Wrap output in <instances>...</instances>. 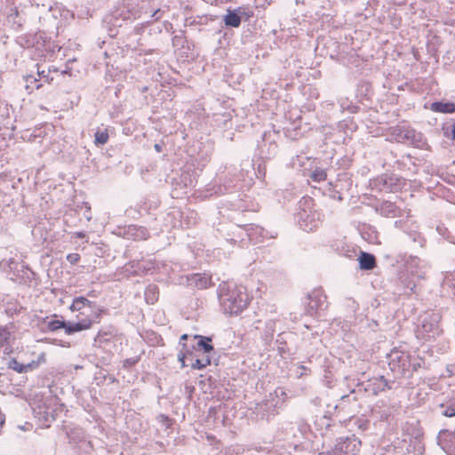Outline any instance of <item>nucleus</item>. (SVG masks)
Here are the masks:
<instances>
[{
    "mask_svg": "<svg viewBox=\"0 0 455 455\" xmlns=\"http://www.w3.org/2000/svg\"><path fill=\"white\" fill-rule=\"evenodd\" d=\"M69 310L76 315L75 322L68 326V335L91 329L93 324L100 322L104 313L103 308L83 296L76 297L72 300Z\"/></svg>",
    "mask_w": 455,
    "mask_h": 455,
    "instance_id": "f257e3e1",
    "label": "nucleus"
},
{
    "mask_svg": "<svg viewBox=\"0 0 455 455\" xmlns=\"http://www.w3.org/2000/svg\"><path fill=\"white\" fill-rule=\"evenodd\" d=\"M361 442L355 438L340 439L334 446L340 455H357Z\"/></svg>",
    "mask_w": 455,
    "mask_h": 455,
    "instance_id": "f03ea898",
    "label": "nucleus"
},
{
    "mask_svg": "<svg viewBox=\"0 0 455 455\" xmlns=\"http://www.w3.org/2000/svg\"><path fill=\"white\" fill-rule=\"evenodd\" d=\"M188 285L199 290L207 289L212 284V278L206 274H192L187 278Z\"/></svg>",
    "mask_w": 455,
    "mask_h": 455,
    "instance_id": "7ed1b4c3",
    "label": "nucleus"
},
{
    "mask_svg": "<svg viewBox=\"0 0 455 455\" xmlns=\"http://www.w3.org/2000/svg\"><path fill=\"white\" fill-rule=\"evenodd\" d=\"M361 269L371 270L376 267L375 257L368 252H361L358 258Z\"/></svg>",
    "mask_w": 455,
    "mask_h": 455,
    "instance_id": "20e7f679",
    "label": "nucleus"
},
{
    "mask_svg": "<svg viewBox=\"0 0 455 455\" xmlns=\"http://www.w3.org/2000/svg\"><path fill=\"white\" fill-rule=\"evenodd\" d=\"M431 110L438 113L452 114L455 112L454 102H434L431 104Z\"/></svg>",
    "mask_w": 455,
    "mask_h": 455,
    "instance_id": "39448f33",
    "label": "nucleus"
},
{
    "mask_svg": "<svg viewBox=\"0 0 455 455\" xmlns=\"http://www.w3.org/2000/svg\"><path fill=\"white\" fill-rule=\"evenodd\" d=\"M225 24L232 28H238L241 24V18L238 12H228L224 18Z\"/></svg>",
    "mask_w": 455,
    "mask_h": 455,
    "instance_id": "423d86ee",
    "label": "nucleus"
},
{
    "mask_svg": "<svg viewBox=\"0 0 455 455\" xmlns=\"http://www.w3.org/2000/svg\"><path fill=\"white\" fill-rule=\"evenodd\" d=\"M247 307V302L245 299H239V300L235 299L231 302L230 306L228 307L230 314H238L243 309Z\"/></svg>",
    "mask_w": 455,
    "mask_h": 455,
    "instance_id": "0eeeda50",
    "label": "nucleus"
},
{
    "mask_svg": "<svg viewBox=\"0 0 455 455\" xmlns=\"http://www.w3.org/2000/svg\"><path fill=\"white\" fill-rule=\"evenodd\" d=\"M70 323H66L60 320H51L47 323V329L51 331H55L60 329H64L65 333L67 334L68 326Z\"/></svg>",
    "mask_w": 455,
    "mask_h": 455,
    "instance_id": "6e6552de",
    "label": "nucleus"
},
{
    "mask_svg": "<svg viewBox=\"0 0 455 455\" xmlns=\"http://www.w3.org/2000/svg\"><path fill=\"white\" fill-rule=\"evenodd\" d=\"M109 135L108 129L98 130L94 135V143L96 145H104L108 141Z\"/></svg>",
    "mask_w": 455,
    "mask_h": 455,
    "instance_id": "1a4fd4ad",
    "label": "nucleus"
},
{
    "mask_svg": "<svg viewBox=\"0 0 455 455\" xmlns=\"http://www.w3.org/2000/svg\"><path fill=\"white\" fill-rule=\"evenodd\" d=\"M194 338L200 339L198 342V347H202L204 350V352L210 353L211 351L213 350V347L210 344V342L212 341L211 338L203 337L200 335H195Z\"/></svg>",
    "mask_w": 455,
    "mask_h": 455,
    "instance_id": "9d476101",
    "label": "nucleus"
},
{
    "mask_svg": "<svg viewBox=\"0 0 455 455\" xmlns=\"http://www.w3.org/2000/svg\"><path fill=\"white\" fill-rule=\"evenodd\" d=\"M8 367L18 373L27 372L26 364L20 363L17 359L12 358L8 363Z\"/></svg>",
    "mask_w": 455,
    "mask_h": 455,
    "instance_id": "9b49d317",
    "label": "nucleus"
},
{
    "mask_svg": "<svg viewBox=\"0 0 455 455\" xmlns=\"http://www.w3.org/2000/svg\"><path fill=\"white\" fill-rule=\"evenodd\" d=\"M46 361L45 353H41L36 361H32L31 363L26 364L27 371L36 369L40 364L44 363Z\"/></svg>",
    "mask_w": 455,
    "mask_h": 455,
    "instance_id": "f8f14e48",
    "label": "nucleus"
},
{
    "mask_svg": "<svg viewBox=\"0 0 455 455\" xmlns=\"http://www.w3.org/2000/svg\"><path fill=\"white\" fill-rule=\"evenodd\" d=\"M311 179L314 180V181H316V182H322V181H324L326 179H327V173L323 169H315L312 173H311Z\"/></svg>",
    "mask_w": 455,
    "mask_h": 455,
    "instance_id": "ddd939ff",
    "label": "nucleus"
},
{
    "mask_svg": "<svg viewBox=\"0 0 455 455\" xmlns=\"http://www.w3.org/2000/svg\"><path fill=\"white\" fill-rule=\"evenodd\" d=\"M210 364L211 359L208 356H206L204 359H196L195 363H192V368L196 370H202Z\"/></svg>",
    "mask_w": 455,
    "mask_h": 455,
    "instance_id": "4468645a",
    "label": "nucleus"
},
{
    "mask_svg": "<svg viewBox=\"0 0 455 455\" xmlns=\"http://www.w3.org/2000/svg\"><path fill=\"white\" fill-rule=\"evenodd\" d=\"M112 334L108 331H100L96 336V341L101 343V342H108L111 339Z\"/></svg>",
    "mask_w": 455,
    "mask_h": 455,
    "instance_id": "2eb2a0df",
    "label": "nucleus"
},
{
    "mask_svg": "<svg viewBox=\"0 0 455 455\" xmlns=\"http://www.w3.org/2000/svg\"><path fill=\"white\" fill-rule=\"evenodd\" d=\"M236 12H238V14H241L243 16H245L247 19H250L253 16V11L249 9V8H244V7H239L236 9Z\"/></svg>",
    "mask_w": 455,
    "mask_h": 455,
    "instance_id": "dca6fc26",
    "label": "nucleus"
},
{
    "mask_svg": "<svg viewBox=\"0 0 455 455\" xmlns=\"http://www.w3.org/2000/svg\"><path fill=\"white\" fill-rule=\"evenodd\" d=\"M8 339L9 332L4 328L0 327V345H4Z\"/></svg>",
    "mask_w": 455,
    "mask_h": 455,
    "instance_id": "f3484780",
    "label": "nucleus"
},
{
    "mask_svg": "<svg viewBox=\"0 0 455 455\" xmlns=\"http://www.w3.org/2000/svg\"><path fill=\"white\" fill-rule=\"evenodd\" d=\"M67 260L70 264H76V263H77L80 260V255L78 253H69L67 256Z\"/></svg>",
    "mask_w": 455,
    "mask_h": 455,
    "instance_id": "a211bd4d",
    "label": "nucleus"
},
{
    "mask_svg": "<svg viewBox=\"0 0 455 455\" xmlns=\"http://www.w3.org/2000/svg\"><path fill=\"white\" fill-rule=\"evenodd\" d=\"M443 415L446 417H454L455 416V406H449L447 407L444 411Z\"/></svg>",
    "mask_w": 455,
    "mask_h": 455,
    "instance_id": "6ab92c4d",
    "label": "nucleus"
},
{
    "mask_svg": "<svg viewBox=\"0 0 455 455\" xmlns=\"http://www.w3.org/2000/svg\"><path fill=\"white\" fill-rule=\"evenodd\" d=\"M178 358H179V361L181 363V367L184 368L186 366V363H185V359H186V354L181 351L179 355H178Z\"/></svg>",
    "mask_w": 455,
    "mask_h": 455,
    "instance_id": "aec40b11",
    "label": "nucleus"
},
{
    "mask_svg": "<svg viewBox=\"0 0 455 455\" xmlns=\"http://www.w3.org/2000/svg\"><path fill=\"white\" fill-rule=\"evenodd\" d=\"M299 369L301 371L299 372V377H302L303 375L307 374L308 372H310V369L306 367L305 365H299Z\"/></svg>",
    "mask_w": 455,
    "mask_h": 455,
    "instance_id": "412c9836",
    "label": "nucleus"
},
{
    "mask_svg": "<svg viewBox=\"0 0 455 455\" xmlns=\"http://www.w3.org/2000/svg\"><path fill=\"white\" fill-rule=\"evenodd\" d=\"M320 455H340L333 447L331 451L322 452Z\"/></svg>",
    "mask_w": 455,
    "mask_h": 455,
    "instance_id": "4be33fe9",
    "label": "nucleus"
},
{
    "mask_svg": "<svg viewBox=\"0 0 455 455\" xmlns=\"http://www.w3.org/2000/svg\"><path fill=\"white\" fill-rule=\"evenodd\" d=\"M188 339V334H183L180 337V344L182 345L183 349L187 348V345H186V343H183V341H186Z\"/></svg>",
    "mask_w": 455,
    "mask_h": 455,
    "instance_id": "5701e85b",
    "label": "nucleus"
},
{
    "mask_svg": "<svg viewBox=\"0 0 455 455\" xmlns=\"http://www.w3.org/2000/svg\"><path fill=\"white\" fill-rule=\"evenodd\" d=\"M451 132V139L455 141V123L452 124Z\"/></svg>",
    "mask_w": 455,
    "mask_h": 455,
    "instance_id": "b1692460",
    "label": "nucleus"
},
{
    "mask_svg": "<svg viewBox=\"0 0 455 455\" xmlns=\"http://www.w3.org/2000/svg\"><path fill=\"white\" fill-rule=\"evenodd\" d=\"M154 148H155L156 152H158V153L162 152V146L161 145L155 144Z\"/></svg>",
    "mask_w": 455,
    "mask_h": 455,
    "instance_id": "393cba45",
    "label": "nucleus"
},
{
    "mask_svg": "<svg viewBox=\"0 0 455 455\" xmlns=\"http://www.w3.org/2000/svg\"><path fill=\"white\" fill-rule=\"evenodd\" d=\"M12 11H13V15H14L15 17H17V16L19 15V11H18V9L15 7Z\"/></svg>",
    "mask_w": 455,
    "mask_h": 455,
    "instance_id": "a878e982",
    "label": "nucleus"
},
{
    "mask_svg": "<svg viewBox=\"0 0 455 455\" xmlns=\"http://www.w3.org/2000/svg\"><path fill=\"white\" fill-rule=\"evenodd\" d=\"M37 89L41 87V84H36V86Z\"/></svg>",
    "mask_w": 455,
    "mask_h": 455,
    "instance_id": "bb28decb",
    "label": "nucleus"
}]
</instances>
